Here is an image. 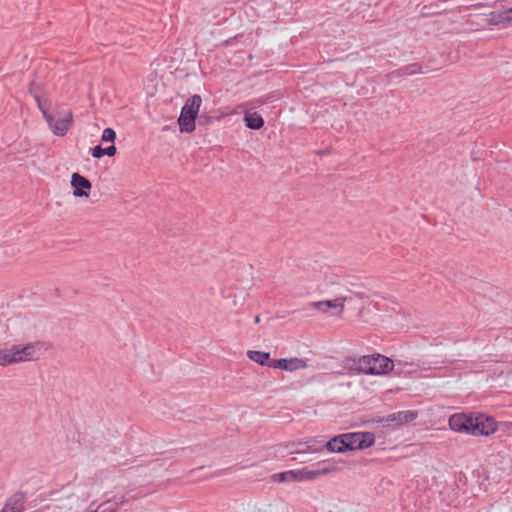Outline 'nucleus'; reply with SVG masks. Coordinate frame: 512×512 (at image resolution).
Listing matches in <instances>:
<instances>
[{
    "instance_id": "nucleus-1",
    "label": "nucleus",
    "mask_w": 512,
    "mask_h": 512,
    "mask_svg": "<svg viewBox=\"0 0 512 512\" xmlns=\"http://www.w3.org/2000/svg\"><path fill=\"white\" fill-rule=\"evenodd\" d=\"M347 368L354 373L370 375L387 374L396 367V374L413 373L420 369H426L425 363H414L398 360L395 363L388 357L376 354L365 355L359 358H349L346 361Z\"/></svg>"
},
{
    "instance_id": "nucleus-2",
    "label": "nucleus",
    "mask_w": 512,
    "mask_h": 512,
    "mask_svg": "<svg viewBox=\"0 0 512 512\" xmlns=\"http://www.w3.org/2000/svg\"><path fill=\"white\" fill-rule=\"evenodd\" d=\"M201 104L202 98L198 94H195L186 100L178 118L180 132L192 133L195 130V121L197 118L199 124H203V120H205V122L208 120L205 115L198 117Z\"/></svg>"
},
{
    "instance_id": "nucleus-3",
    "label": "nucleus",
    "mask_w": 512,
    "mask_h": 512,
    "mask_svg": "<svg viewBox=\"0 0 512 512\" xmlns=\"http://www.w3.org/2000/svg\"><path fill=\"white\" fill-rule=\"evenodd\" d=\"M15 363L38 359L42 350H46L45 343L36 341L25 345H13Z\"/></svg>"
},
{
    "instance_id": "nucleus-4",
    "label": "nucleus",
    "mask_w": 512,
    "mask_h": 512,
    "mask_svg": "<svg viewBox=\"0 0 512 512\" xmlns=\"http://www.w3.org/2000/svg\"><path fill=\"white\" fill-rule=\"evenodd\" d=\"M347 451L363 450L371 447L375 442V436L371 432L344 433Z\"/></svg>"
},
{
    "instance_id": "nucleus-5",
    "label": "nucleus",
    "mask_w": 512,
    "mask_h": 512,
    "mask_svg": "<svg viewBox=\"0 0 512 512\" xmlns=\"http://www.w3.org/2000/svg\"><path fill=\"white\" fill-rule=\"evenodd\" d=\"M473 418V428L470 433L473 436H490L498 429L497 421L491 416L479 413L473 415Z\"/></svg>"
},
{
    "instance_id": "nucleus-6",
    "label": "nucleus",
    "mask_w": 512,
    "mask_h": 512,
    "mask_svg": "<svg viewBox=\"0 0 512 512\" xmlns=\"http://www.w3.org/2000/svg\"><path fill=\"white\" fill-rule=\"evenodd\" d=\"M473 421V415L456 413L449 418L448 424L453 431L470 434L473 428Z\"/></svg>"
},
{
    "instance_id": "nucleus-7",
    "label": "nucleus",
    "mask_w": 512,
    "mask_h": 512,
    "mask_svg": "<svg viewBox=\"0 0 512 512\" xmlns=\"http://www.w3.org/2000/svg\"><path fill=\"white\" fill-rule=\"evenodd\" d=\"M269 367L281 369L289 372H293L296 370L304 369L307 367V360L302 358H281V359H273L269 363Z\"/></svg>"
},
{
    "instance_id": "nucleus-8",
    "label": "nucleus",
    "mask_w": 512,
    "mask_h": 512,
    "mask_svg": "<svg viewBox=\"0 0 512 512\" xmlns=\"http://www.w3.org/2000/svg\"><path fill=\"white\" fill-rule=\"evenodd\" d=\"M26 500V493L17 491L6 499L0 512H23Z\"/></svg>"
},
{
    "instance_id": "nucleus-9",
    "label": "nucleus",
    "mask_w": 512,
    "mask_h": 512,
    "mask_svg": "<svg viewBox=\"0 0 512 512\" xmlns=\"http://www.w3.org/2000/svg\"><path fill=\"white\" fill-rule=\"evenodd\" d=\"M418 417V412L413 410H404L389 414L377 420L378 423H394L397 426L410 423Z\"/></svg>"
},
{
    "instance_id": "nucleus-10",
    "label": "nucleus",
    "mask_w": 512,
    "mask_h": 512,
    "mask_svg": "<svg viewBox=\"0 0 512 512\" xmlns=\"http://www.w3.org/2000/svg\"><path fill=\"white\" fill-rule=\"evenodd\" d=\"M73 121V114L71 111H67L62 118H59L55 121L54 116L52 115V121L47 122L49 128L52 130L53 134L56 136H64Z\"/></svg>"
},
{
    "instance_id": "nucleus-11",
    "label": "nucleus",
    "mask_w": 512,
    "mask_h": 512,
    "mask_svg": "<svg viewBox=\"0 0 512 512\" xmlns=\"http://www.w3.org/2000/svg\"><path fill=\"white\" fill-rule=\"evenodd\" d=\"M307 468L300 470H288L272 475L274 482H300L309 480Z\"/></svg>"
},
{
    "instance_id": "nucleus-12",
    "label": "nucleus",
    "mask_w": 512,
    "mask_h": 512,
    "mask_svg": "<svg viewBox=\"0 0 512 512\" xmlns=\"http://www.w3.org/2000/svg\"><path fill=\"white\" fill-rule=\"evenodd\" d=\"M71 186L74 189V196L88 197V191L91 189L90 181L79 173H73L71 177Z\"/></svg>"
},
{
    "instance_id": "nucleus-13",
    "label": "nucleus",
    "mask_w": 512,
    "mask_h": 512,
    "mask_svg": "<svg viewBox=\"0 0 512 512\" xmlns=\"http://www.w3.org/2000/svg\"><path fill=\"white\" fill-rule=\"evenodd\" d=\"M338 470V467H337V464L335 462H331V461H323L321 463H318V468L315 469V470H308L307 469V473L308 474V478L309 480H313L315 479L316 477L320 476V475H326V474H329L333 471H336Z\"/></svg>"
},
{
    "instance_id": "nucleus-14",
    "label": "nucleus",
    "mask_w": 512,
    "mask_h": 512,
    "mask_svg": "<svg viewBox=\"0 0 512 512\" xmlns=\"http://www.w3.org/2000/svg\"><path fill=\"white\" fill-rule=\"evenodd\" d=\"M344 434L337 435L330 439L325 444L323 443V448L326 447V449L330 452H337V453H343L347 451Z\"/></svg>"
},
{
    "instance_id": "nucleus-15",
    "label": "nucleus",
    "mask_w": 512,
    "mask_h": 512,
    "mask_svg": "<svg viewBox=\"0 0 512 512\" xmlns=\"http://www.w3.org/2000/svg\"><path fill=\"white\" fill-rule=\"evenodd\" d=\"M244 121L246 126L253 130H259L264 126V119L257 112L246 113L244 115Z\"/></svg>"
},
{
    "instance_id": "nucleus-16",
    "label": "nucleus",
    "mask_w": 512,
    "mask_h": 512,
    "mask_svg": "<svg viewBox=\"0 0 512 512\" xmlns=\"http://www.w3.org/2000/svg\"><path fill=\"white\" fill-rule=\"evenodd\" d=\"M247 356L250 360L264 366H269V363L273 360L270 359V353L263 352V351H257V350H250L247 352Z\"/></svg>"
},
{
    "instance_id": "nucleus-17",
    "label": "nucleus",
    "mask_w": 512,
    "mask_h": 512,
    "mask_svg": "<svg viewBox=\"0 0 512 512\" xmlns=\"http://www.w3.org/2000/svg\"><path fill=\"white\" fill-rule=\"evenodd\" d=\"M115 153H116V147L114 144H112L106 148H103L101 145H97L91 149V155L97 159H100L104 156L112 157L115 155Z\"/></svg>"
},
{
    "instance_id": "nucleus-18",
    "label": "nucleus",
    "mask_w": 512,
    "mask_h": 512,
    "mask_svg": "<svg viewBox=\"0 0 512 512\" xmlns=\"http://www.w3.org/2000/svg\"><path fill=\"white\" fill-rule=\"evenodd\" d=\"M346 301L345 297H337L333 300H324L321 306H326V309H336L337 315H340L344 310V303Z\"/></svg>"
},
{
    "instance_id": "nucleus-19",
    "label": "nucleus",
    "mask_w": 512,
    "mask_h": 512,
    "mask_svg": "<svg viewBox=\"0 0 512 512\" xmlns=\"http://www.w3.org/2000/svg\"><path fill=\"white\" fill-rule=\"evenodd\" d=\"M13 345L0 350V365L8 366L15 363Z\"/></svg>"
},
{
    "instance_id": "nucleus-20",
    "label": "nucleus",
    "mask_w": 512,
    "mask_h": 512,
    "mask_svg": "<svg viewBox=\"0 0 512 512\" xmlns=\"http://www.w3.org/2000/svg\"><path fill=\"white\" fill-rule=\"evenodd\" d=\"M490 24H500V23H508L510 22L509 13H507V9L497 12L493 11L488 16Z\"/></svg>"
},
{
    "instance_id": "nucleus-21",
    "label": "nucleus",
    "mask_w": 512,
    "mask_h": 512,
    "mask_svg": "<svg viewBox=\"0 0 512 512\" xmlns=\"http://www.w3.org/2000/svg\"><path fill=\"white\" fill-rule=\"evenodd\" d=\"M34 100L37 103L39 110L41 111L46 122L52 121V114L49 112L48 107L42 102L39 94H34Z\"/></svg>"
},
{
    "instance_id": "nucleus-22",
    "label": "nucleus",
    "mask_w": 512,
    "mask_h": 512,
    "mask_svg": "<svg viewBox=\"0 0 512 512\" xmlns=\"http://www.w3.org/2000/svg\"><path fill=\"white\" fill-rule=\"evenodd\" d=\"M323 449V443L322 442H319V446L318 447H312V446H309V443H298L297 445V448L295 450V453H305V452H319ZM294 453V451L292 452Z\"/></svg>"
},
{
    "instance_id": "nucleus-23",
    "label": "nucleus",
    "mask_w": 512,
    "mask_h": 512,
    "mask_svg": "<svg viewBox=\"0 0 512 512\" xmlns=\"http://www.w3.org/2000/svg\"><path fill=\"white\" fill-rule=\"evenodd\" d=\"M399 71L403 75L411 76V75H414L417 73H422V66L418 63H413V64L403 66Z\"/></svg>"
},
{
    "instance_id": "nucleus-24",
    "label": "nucleus",
    "mask_w": 512,
    "mask_h": 512,
    "mask_svg": "<svg viewBox=\"0 0 512 512\" xmlns=\"http://www.w3.org/2000/svg\"><path fill=\"white\" fill-rule=\"evenodd\" d=\"M116 139V133L112 128H105L101 140L104 142H114Z\"/></svg>"
},
{
    "instance_id": "nucleus-25",
    "label": "nucleus",
    "mask_w": 512,
    "mask_h": 512,
    "mask_svg": "<svg viewBox=\"0 0 512 512\" xmlns=\"http://www.w3.org/2000/svg\"><path fill=\"white\" fill-rule=\"evenodd\" d=\"M320 304H323V301L311 302L310 303V307L314 308V309H317L318 311L326 313L328 311L326 309V306H321Z\"/></svg>"
},
{
    "instance_id": "nucleus-26",
    "label": "nucleus",
    "mask_w": 512,
    "mask_h": 512,
    "mask_svg": "<svg viewBox=\"0 0 512 512\" xmlns=\"http://www.w3.org/2000/svg\"><path fill=\"white\" fill-rule=\"evenodd\" d=\"M37 90H38V86L36 85V83H35V82H32V83L30 84V87H29V92H30V94H31L33 97H34V94H38Z\"/></svg>"
},
{
    "instance_id": "nucleus-27",
    "label": "nucleus",
    "mask_w": 512,
    "mask_h": 512,
    "mask_svg": "<svg viewBox=\"0 0 512 512\" xmlns=\"http://www.w3.org/2000/svg\"><path fill=\"white\" fill-rule=\"evenodd\" d=\"M274 506H275V507H277V506H278V503H277V502H276L275 504L270 503V504L268 505V509L259 510V512H273V511H272V508H273Z\"/></svg>"
},
{
    "instance_id": "nucleus-28",
    "label": "nucleus",
    "mask_w": 512,
    "mask_h": 512,
    "mask_svg": "<svg viewBox=\"0 0 512 512\" xmlns=\"http://www.w3.org/2000/svg\"><path fill=\"white\" fill-rule=\"evenodd\" d=\"M319 442L320 441H317V440H311L308 443H309V446L318 447L319 446Z\"/></svg>"
},
{
    "instance_id": "nucleus-29",
    "label": "nucleus",
    "mask_w": 512,
    "mask_h": 512,
    "mask_svg": "<svg viewBox=\"0 0 512 512\" xmlns=\"http://www.w3.org/2000/svg\"><path fill=\"white\" fill-rule=\"evenodd\" d=\"M254 322H255L256 324H259V323L261 322V318H260V316H259V315L255 316V318H254Z\"/></svg>"
},
{
    "instance_id": "nucleus-30",
    "label": "nucleus",
    "mask_w": 512,
    "mask_h": 512,
    "mask_svg": "<svg viewBox=\"0 0 512 512\" xmlns=\"http://www.w3.org/2000/svg\"><path fill=\"white\" fill-rule=\"evenodd\" d=\"M507 13H509L510 21H512V7L507 9Z\"/></svg>"
}]
</instances>
